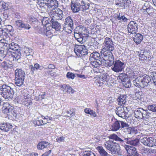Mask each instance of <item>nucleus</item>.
Instances as JSON below:
<instances>
[{"label": "nucleus", "instance_id": "8fccbe9b", "mask_svg": "<svg viewBox=\"0 0 156 156\" xmlns=\"http://www.w3.org/2000/svg\"><path fill=\"white\" fill-rule=\"evenodd\" d=\"M134 147L128 145H125L124 146V148L126 150L128 154H129L130 152L134 149Z\"/></svg>", "mask_w": 156, "mask_h": 156}, {"label": "nucleus", "instance_id": "a18cd8bd", "mask_svg": "<svg viewBox=\"0 0 156 156\" xmlns=\"http://www.w3.org/2000/svg\"><path fill=\"white\" fill-rule=\"evenodd\" d=\"M100 84H103V82H107V76L106 74H102L99 77Z\"/></svg>", "mask_w": 156, "mask_h": 156}, {"label": "nucleus", "instance_id": "dca6fc26", "mask_svg": "<svg viewBox=\"0 0 156 156\" xmlns=\"http://www.w3.org/2000/svg\"><path fill=\"white\" fill-rule=\"evenodd\" d=\"M6 49L7 50L6 53L7 55L10 56L9 53H12L17 50L20 48L19 45L16 44L12 42L10 44H8Z\"/></svg>", "mask_w": 156, "mask_h": 156}, {"label": "nucleus", "instance_id": "5701e85b", "mask_svg": "<svg viewBox=\"0 0 156 156\" xmlns=\"http://www.w3.org/2000/svg\"><path fill=\"white\" fill-rule=\"evenodd\" d=\"M15 78L25 79V72L21 69H17L15 71Z\"/></svg>", "mask_w": 156, "mask_h": 156}, {"label": "nucleus", "instance_id": "774afa93", "mask_svg": "<svg viewBox=\"0 0 156 156\" xmlns=\"http://www.w3.org/2000/svg\"><path fill=\"white\" fill-rule=\"evenodd\" d=\"M51 34V32L47 28V29H46V31H45V32L44 33V34L46 35V36H48L49 35H50Z\"/></svg>", "mask_w": 156, "mask_h": 156}, {"label": "nucleus", "instance_id": "20e7f679", "mask_svg": "<svg viewBox=\"0 0 156 156\" xmlns=\"http://www.w3.org/2000/svg\"><path fill=\"white\" fill-rule=\"evenodd\" d=\"M89 32L87 29L82 26L76 27L74 30V37L78 42L83 44L86 41L89 36Z\"/></svg>", "mask_w": 156, "mask_h": 156}, {"label": "nucleus", "instance_id": "79ce46f5", "mask_svg": "<svg viewBox=\"0 0 156 156\" xmlns=\"http://www.w3.org/2000/svg\"><path fill=\"white\" fill-rule=\"evenodd\" d=\"M156 146V140L152 137H149L148 146L152 147Z\"/></svg>", "mask_w": 156, "mask_h": 156}, {"label": "nucleus", "instance_id": "a19ab883", "mask_svg": "<svg viewBox=\"0 0 156 156\" xmlns=\"http://www.w3.org/2000/svg\"><path fill=\"white\" fill-rule=\"evenodd\" d=\"M24 79L23 78H15V84L18 86H21L24 83Z\"/></svg>", "mask_w": 156, "mask_h": 156}, {"label": "nucleus", "instance_id": "2eb2a0df", "mask_svg": "<svg viewBox=\"0 0 156 156\" xmlns=\"http://www.w3.org/2000/svg\"><path fill=\"white\" fill-rule=\"evenodd\" d=\"M125 73H122L120 74L119 78L122 82L124 86L126 88H129L131 86V83L130 80L127 77L125 76Z\"/></svg>", "mask_w": 156, "mask_h": 156}, {"label": "nucleus", "instance_id": "338daca9", "mask_svg": "<svg viewBox=\"0 0 156 156\" xmlns=\"http://www.w3.org/2000/svg\"><path fill=\"white\" fill-rule=\"evenodd\" d=\"M45 93H44L43 94H40L38 96V99L42 100L44 99L45 98Z\"/></svg>", "mask_w": 156, "mask_h": 156}, {"label": "nucleus", "instance_id": "de8ad7c7", "mask_svg": "<svg viewBox=\"0 0 156 156\" xmlns=\"http://www.w3.org/2000/svg\"><path fill=\"white\" fill-rule=\"evenodd\" d=\"M149 137H144L140 139V142L144 145L148 146Z\"/></svg>", "mask_w": 156, "mask_h": 156}, {"label": "nucleus", "instance_id": "0e129e2a", "mask_svg": "<svg viewBox=\"0 0 156 156\" xmlns=\"http://www.w3.org/2000/svg\"><path fill=\"white\" fill-rule=\"evenodd\" d=\"M6 34V33L4 32L3 27L2 28H0V37H1L3 35H5Z\"/></svg>", "mask_w": 156, "mask_h": 156}, {"label": "nucleus", "instance_id": "9b49d317", "mask_svg": "<svg viewBox=\"0 0 156 156\" xmlns=\"http://www.w3.org/2000/svg\"><path fill=\"white\" fill-rule=\"evenodd\" d=\"M128 109L126 107H119L116 108L115 113L118 116L122 118L126 117V115L129 112Z\"/></svg>", "mask_w": 156, "mask_h": 156}, {"label": "nucleus", "instance_id": "4d7b16f0", "mask_svg": "<svg viewBox=\"0 0 156 156\" xmlns=\"http://www.w3.org/2000/svg\"><path fill=\"white\" fill-rule=\"evenodd\" d=\"M2 66L5 69H7L9 67L10 64L6 61H4L1 64Z\"/></svg>", "mask_w": 156, "mask_h": 156}, {"label": "nucleus", "instance_id": "3c124183", "mask_svg": "<svg viewBox=\"0 0 156 156\" xmlns=\"http://www.w3.org/2000/svg\"><path fill=\"white\" fill-rule=\"evenodd\" d=\"M150 76L152 77L153 83L154 84L156 85V72H151Z\"/></svg>", "mask_w": 156, "mask_h": 156}, {"label": "nucleus", "instance_id": "6e6552de", "mask_svg": "<svg viewBox=\"0 0 156 156\" xmlns=\"http://www.w3.org/2000/svg\"><path fill=\"white\" fill-rule=\"evenodd\" d=\"M122 126L123 132L126 135H130L135 134L137 132V130L134 128H132L126 123L122 122Z\"/></svg>", "mask_w": 156, "mask_h": 156}, {"label": "nucleus", "instance_id": "c756f323", "mask_svg": "<svg viewBox=\"0 0 156 156\" xmlns=\"http://www.w3.org/2000/svg\"><path fill=\"white\" fill-rule=\"evenodd\" d=\"M141 78L142 79L144 87L147 86L148 85L150 81L151 80L150 77L147 75H144L143 76H141Z\"/></svg>", "mask_w": 156, "mask_h": 156}, {"label": "nucleus", "instance_id": "ddd939ff", "mask_svg": "<svg viewBox=\"0 0 156 156\" xmlns=\"http://www.w3.org/2000/svg\"><path fill=\"white\" fill-rule=\"evenodd\" d=\"M16 27L19 30H21L22 29L29 30L31 27L30 26L28 23H25L21 20H18L15 22Z\"/></svg>", "mask_w": 156, "mask_h": 156}, {"label": "nucleus", "instance_id": "4468645a", "mask_svg": "<svg viewBox=\"0 0 156 156\" xmlns=\"http://www.w3.org/2000/svg\"><path fill=\"white\" fill-rule=\"evenodd\" d=\"M41 6L43 8V10L47 9L48 7H53L56 8L58 6V2L56 0H49V3L44 4L43 3L41 4Z\"/></svg>", "mask_w": 156, "mask_h": 156}, {"label": "nucleus", "instance_id": "5fc2aeb1", "mask_svg": "<svg viewBox=\"0 0 156 156\" xmlns=\"http://www.w3.org/2000/svg\"><path fill=\"white\" fill-rule=\"evenodd\" d=\"M127 2L126 0L124 1L123 0H118L117 2L116 3V5H119V6H121L122 5H125V2Z\"/></svg>", "mask_w": 156, "mask_h": 156}, {"label": "nucleus", "instance_id": "39448f33", "mask_svg": "<svg viewBox=\"0 0 156 156\" xmlns=\"http://www.w3.org/2000/svg\"><path fill=\"white\" fill-rule=\"evenodd\" d=\"M0 94L5 99H12L14 95L13 88L4 84L2 80H0Z\"/></svg>", "mask_w": 156, "mask_h": 156}, {"label": "nucleus", "instance_id": "bf43d9fd", "mask_svg": "<svg viewBox=\"0 0 156 156\" xmlns=\"http://www.w3.org/2000/svg\"><path fill=\"white\" fill-rule=\"evenodd\" d=\"M119 14H120V13H119ZM116 17L118 20H120L122 19L123 21L124 22L126 21L127 20V18H126L124 16H122L121 17H120V15H117Z\"/></svg>", "mask_w": 156, "mask_h": 156}, {"label": "nucleus", "instance_id": "09e8293b", "mask_svg": "<svg viewBox=\"0 0 156 156\" xmlns=\"http://www.w3.org/2000/svg\"><path fill=\"white\" fill-rule=\"evenodd\" d=\"M13 107L11 106V107H9L8 108H6L5 109L2 110L3 113L4 114H6L7 115H8V114H9L10 112L13 109Z\"/></svg>", "mask_w": 156, "mask_h": 156}, {"label": "nucleus", "instance_id": "9d476101", "mask_svg": "<svg viewBox=\"0 0 156 156\" xmlns=\"http://www.w3.org/2000/svg\"><path fill=\"white\" fill-rule=\"evenodd\" d=\"M112 65L114 64L113 67L112 68V70L116 72H119L122 71L124 69L125 66L123 62H121L119 60L114 61Z\"/></svg>", "mask_w": 156, "mask_h": 156}, {"label": "nucleus", "instance_id": "2f4dec72", "mask_svg": "<svg viewBox=\"0 0 156 156\" xmlns=\"http://www.w3.org/2000/svg\"><path fill=\"white\" fill-rule=\"evenodd\" d=\"M51 24V27L54 29L55 30L58 31L61 28V26L59 23L56 21H50Z\"/></svg>", "mask_w": 156, "mask_h": 156}, {"label": "nucleus", "instance_id": "393cba45", "mask_svg": "<svg viewBox=\"0 0 156 156\" xmlns=\"http://www.w3.org/2000/svg\"><path fill=\"white\" fill-rule=\"evenodd\" d=\"M10 4L9 2L5 3L3 1L0 2V9L2 11H7L11 9Z\"/></svg>", "mask_w": 156, "mask_h": 156}, {"label": "nucleus", "instance_id": "473e14b6", "mask_svg": "<svg viewBox=\"0 0 156 156\" xmlns=\"http://www.w3.org/2000/svg\"><path fill=\"white\" fill-rule=\"evenodd\" d=\"M98 150L101 156H109V155L107 152L101 146H98Z\"/></svg>", "mask_w": 156, "mask_h": 156}, {"label": "nucleus", "instance_id": "f704fd0d", "mask_svg": "<svg viewBox=\"0 0 156 156\" xmlns=\"http://www.w3.org/2000/svg\"><path fill=\"white\" fill-rule=\"evenodd\" d=\"M49 143L47 142H39L37 145V148L38 149L42 150L48 145Z\"/></svg>", "mask_w": 156, "mask_h": 156}, {"label": "nucleus", "instance_id": "4c0bfd02", "mask_svg": "<svg viewBox=\"0 0 156 156\" xmlns=\"http://www.w3.org/2000/svg\"><path fill=\"white\" fill-rule=\"evenodd\" d=\"M126 74H125V76L126 77V76L131 78H133L135 76L134 71L131 69L129 68H127L126 69Z\"/></svg>", "mask_w": 156, "mask_h": 156}, {"label": "nucleus", "instance_id": "4be33fe9", "mask_svg": "<svg viewBox=\"0 0 156 156\" xmlns=\"http://www.w3.org/2000/svg\"><path fill=\"white\" fill-rule=\"evenodd\" d=\"M81 10L88 9L90 7V2L88 0H80Z\"/></svg>", "mask_w": 156, "mask_h": 156}, {"label": "nucleus", "instance_id": "423d86ee", "mask_svg": "<svg viewBox=\"0 0 156 156\" xmlns=\"http://www.w3.org/2000/svg\"><path fill=\"white\" fill-rule=\"evenodd\" d=\"M74 51L76 54L80 56L83 60H87L88 58L87 50L85 46L83 45H76Z\"/></svg>", "mask_w": 156, "mask_h": 156}, {"label": "nucleus", "instance_id": "1a4fd4ad", "mask_svg": "<svg viewBox=\"0 0 156 156\" xmlns=\"http://www.w3.org/2000/svg\"><path fill=\"white\" fill-rule=\"evenodd\" d=\"M73 20L70 16H68L65 19L63 26V29L68 32H69L67 31V30H69L70 32H71L72 30L73 29Z\"/></svg>", "mask_w": 156, "mask_h": 156}, {"label": "nucleus", "instance_id": "aec40b11", "mask_svg": "<svg viewBox=\"0 0 156 156\" xmlns=\"http://www.w3.org/2000/svg\"><path fill=\"white\" fill-rule=\"evenodd\" d=\"M122 122H124L121 121H118L117 120H115L112 124V131H116L119 130L120 128H122Z\"/></svg>", "mask_w": 156, "mask_h": 156}, {"label": "nucleus", "instance_id": "a878e982", "mask_svg": "<svg viewBox=\"0 0 156 156\" xmlns=\"http://www.w3.org/2000/svg\"><path fill=\"white\" fill-rule=\"evenodd\" d=\"M12 125L10 123H4L0 125V129L5 132H8L12 129Z\"/></svg>", "mask_w": 156, "mask_h": 156}, {"label": "nucleus", "instance_id": "c03bdc74", "mask_svg": "<svg viewBox=\"0 0 156 156\" xmlns=\"http://www.w3.org/2000/svg\"><path fill=\"white\" fill-rule=\"evenodd\" d=\"M73 110L71 109L70 108L68 109L67 111L66 112L67 114H69V115H67L66 112H63L62 113L63 115H64L65 116H67L68 117H70V116H73L74 115H75V113L74 112H73Z\"/></svg>", "mask_w": 156, "mask_h": 156}, {"label": "nucleus", "instance_id": "bb28decb", "mask_svg": "<svg viewBox=\"0 0 156 156\" xmlns=\"http://www.w3.org/2000/svg\"><path fill=\"white\" fill-rule=\"evenodd\" d=\"M112 154L117 155L121 154L120 152V147L119 145H116L115 144H114L112 147V149L110 151Z\"/></svg>", "mask_w": 156, "mask_h": 156}, {"label": "nucleus", "instance_id": "a211bd4d", "mask_svg": "<svg viewBox=\"0 0 156 156\" xmlns=\"http://www.w3.org/2000/svg\"><path fill=\"white\" fill-rule=\"evenodd\" d=\"M24 52L25 55L27 56V58L28 60V62H31V60L33 58V55L34 54L33 50L30 48L27 47H24Z\"/></svg>", "mask_w": 156, "mask_h": 156}, {"label": "nucleus", "instance_id": "b1692460", "mask_svg": "<svg viewBox=\"0 0 156 156\" xmlns=\"http://www.w3.org/2000/svg\"><path fill=\"white\" fill-rule=\"evenodd\" d=\"M142 79L141 76L137 77L133 80V83L134 85L138 87L144 88V83H143Z\"/></svg>", "mask_w": 156, "mask_h": 156}, {"label": "nucleus", "instance_id": "37998d69", "mask_svg": "<svg viewBox=\"0 0 156 156\" xmlns=\"http://www.w3.org/2000/svg\"><path fill=\"white\" fill-rule=\"evenodd\" d=\"M17 111L15 110V108H14L13 107V109L10 112L9 114H8V115L11 116L13 119H15L17 118Z\"/></svg>", "mask_w": 156, "mask_h": 156}, {"label": "nucleus", "instance_id": "72a5a7b5", "mask_svg": "<svg viewBox=\"0 0 156 156\" xmlns=\"http://www.w3.org/2000/svg\"><path fill=\"white\" fill-rule=\"evenodd\" d=\"M114 144L111 141H107L104 143L103 145L108 150L110 151Z\"/></svg>", "mask_w": 156, "mask_h": 156}, {"label": "nucleus", "instance_id": "ea45409f", "mask_svg": "<svg viewBox=\"0 0 156 156\" xmlns=\"http://www.w3.org/2000/svg\"><path fill=\"white\" fill-rule=\"evenodd\" d=\"M84 112L87 114H89L91 116L95 117L97 116L96 112L90 108H86L84 110Z\"/></svg>", "mask_w": 156, "mask_h": 156}, {"label": "nucleus", "instance_id": "7c9ffc66", "mask_svg": "<svg viewBox=\"0 0 156 156\" xmlns=\"http://www.w3.org/2000/svg\"><path fill=\"white\" fill-rule=\"evenodd\" d=\"M3 44L0 43V60H2L5 58L6 56H8L7 54H6L5 51H4V47H3Z\"/></svg>", "mask_w": 156, "mask_h": 156}, {"label": "nucleus", "instance_id": "e2e57ef3", "mask_svg": "<svg viewBox=\"0 0 156 156\" xmlns=\"http://www.w3.org/2000/svg\"><path fill=\"white\" fill-rule=\"evenodd\" d=\"M57 142L60 143L62 142H63L64 140V137L63 136H61L59 137H58L56 139Z\"/></svg>", "mask_w": 156, "mask_h": 156}, {"label": "nucleus", "instance_id": "6ab92c4d", "mask_svg": "<svg viewBox=\"0 0 156 156\" xmlns=\"http://www.w3.org/2000/svg\"><path fill=\"white\" fill-rule=\"evenodd\" d=\"M10 56L12 57L13 60L17 61L21 58L20 48L9 53Z\"/></svg>", "mask_w": 156, "mask_h": 156}, {"label": "nucleus", "instance_id": "6e6d98bb", "mask_svg": "<svg viewBox=\"0 0 156 156\" xmlns=\"http://www.w3.org/2000/svg\"><path fill=\"white\" fill-rule=\"evenodd\" d=\"M66 77L68 79H73L76 77L75 74L70 72H68L66 74Z\"/></svg>", "mask_w": 156, "mask_h": 156}, {"label": "nucleus", "instance_id": "f8f14e48", "mask_svg": "<svg viewBox=\"0 0 156 156\" xmlns=\"http://www.w3.org/2000/svg\"><path fill=\"white\" fill-rule=\"evenodd\" d=\"M137 24L134 21H131L127 25V29L129 33L131 34H136L138 30Z\"/></svg>", "mask_w": 156, "mask_h": 156}, {"label": "nucleus", "instance_id": "cd10ccee", "mask_svg": "<svg viewBox=\"0 0 156 156\" xmlns=\"http://www.w3.org/2000/svg\"><path fill=\"white\" fill-rule=\"evenodd\" d=\"M126 95H120L119 96L117 99L118 105L122 106L125 104L126 102Z\"/></svg>", "mask_w": 156, "mask_h": 156}, {"label": "nucleus", "instance_id": "69168bd1", "mask_svg": "<svg viewBox=\"0 0 156 156\" xmlns=\"http://www.w3.org/2000/svg\"><path fill=\"white\" fill-rule=\"evenodd\" d=\"M67 92L69 93H73L74 92V90L71 87L69 86V87H68L67 88Z\"/></svg>", "mask_w": 156, "mask_h": 156}, {"label": "nucleus", "instance_id": "13d9d810", "mask_svg": "<svg viewBox=\"0 0 156 156\" xmlns=\"http://www.w3.org/2000/svg\"><path fill=\"white\" fill-rule=\"evenodd\" d=\"M8 41L7 40H6L4 38L3 39H2L0 41V43H2L3 44V47H6L7 45H8Z\"/></svg>", "mask_w": 156, "mask_h": 156}, {"label": "nucleus", "instance_id": "603ef678", "mask_svg": "<svg viewBox=\"0 0 156 156\" xmlns=\"http://www.w3.org/2000/svg\"><path fill=\"white\" fill-rule=\"evenodd\" d=\"M48 25V24H46L45 27H43L42 28H38V32L40 34H44L45 33L46 29H47V26Z\"/></svg>", "mask_w": 156, "mask_h": 156}, {"label": "nucleus", "instance_id": "0eeeda50", "mask_svg": "<svg viewBox=\"0 0 156 156\" xmlns=\"http://www.w3.org/2000/svg\"><path fill=\"white\" fill-rule=\"evenodd\" d=\"M50 17V21H56L57 20H62L63 18V14L62 10L57 9V11H51L48 13Z\"/></svg>", "mask_w": 156, "mask_h": 156}, {"label": "nucleus", "instance_id": "f3484780", "mask_svg": "<svg viewBox=\"0 0 156 156\" xmlns=\"http://www.w3.org/2000/svg\"><path fill=\"white\" fill-rule=\"evenodd\" d=\"M80 0L76 2H72L71 4V7L72 11L74 12H77L80 10H81Z\"/></svg>", "mask_w": 156, "mask_h": 156}, {"label": "nucleus", "instance_id": "412c9836", "mask_svg": "<svg viewBox=\"0 0 156 156\" xmlns=\"http://www.w3.org/2000/svg\"><path fill=\"white\" fill-rule=\"evenodd\" d=\"M124 140L128 144L135 146L137 145L139 142L138 139H132V138L129 137L124 138Z\"/></svg>", "mask_w": 156, "mask_h": 156}, {"label": "nucleus", "instance_id": "49530a36", "mask_svg": "<svg viewBox=\"0 0 156 156\" xmlns=\"http://www.w3.org/2000/svg\"><path fill=\"white\" fill-rule=\"evenodd\" d=\"M139 154L137 152L136 148L134 147V149L128 154L127 156H138Z\"/></svg>", "mask_w": 156, "mask_h": 156}, {"label": "nucleus", "instance_id": "680f3d73", "mask_svg": "<svg viewBox=\"0 0 156 156\" xmlns=\"http://www.w3.org/2000/svg\"><path fill=\"white\" fill-rule=\"evenodd\" d=\"M11 106L9 103L8 102L4 103L3 104V107H2V109H4L6 108H8L9 107H11Z\"/></svg>", "mask_w": 156, "mask_h": 156}, {"label": "nucleus", "instance_id": "052dcab7", "mask_svg": "<svg viewBox=\"0 0 156 156\" xmlns=\"http://www.w3.org/2000/svg\"><path fill=\"white\" fill-rule=\"evenodd\" d=\"M49 0H41V2L38 4L39 7L43 9L42 7L41 6V4L44 3V4H46L49 3Z\"/></svg>", "mask_w": 156, "mask_h": 156}, {"label": "nucleus", "instance_id": "c85d7f7f", "mask_svg": "<svg viewBox=\"0 0 156 156\" xmlns=\"http://www.w3.org/2000/svg\"><path fill=\"white\" fill-rule=\"evenodd\" d=\"M143 39V36L139 33L136 34L133 37V40L137 44H139Z\"/></svg>", "mask_w": 156, "mask_h": 156}, {"label": "nucleus", "instance_id": "f03ea898", "mask_svg": "<svg viewBox=\"0 0 156 156\" xmlns=\"http://www.w3.org/2000/svg\"><path fill=\"white\" fill-rule=\"evenodd\" d=\"M147 108L148 110H144L141 108H138L134 111L135 117L145 120L154 117L153 112H156V106L150 105L147 107Z\"/></svg>", "mask_w": 156, "mask_h": 156}, {"label": "nucleus", "instance_id": "c9c22d12", "mask_svg": "<svg viewBox=\"0 0 156 156\" xmlns=\"http://www.w3.org/2000/svg\"><path fill=\"white\" fill-rule=\"evenodd\" d=\"M29 68L32 71V73H34V71L35 70H41L43 69L42 66H40L38 64L36 63L34 64V66L33 65H30L29 66Z\"/></svg>", "mask_w": 156, "mask_h": 156}, {"label": "nucleus", "instance_id": "7ed1b4c3", "mask_svg": "<svg viewBox=\"0 0 156 156\" xmlns=\"http://www.w3.org/2000/svg\"><path fill=\"white\" fill-rule=\"evenodd\" d=\"M89 59L90 60H91L90 63L93 67L97 68L102 65L106 67L111 66H109V64L111 62L110 61L108 60L106 61L104 59V57L102 59L100 57V54L97 52H94L91 53L89 56Z\"/></svg>", "mask_w": 156, "mask_h": 156}, {"label": "nucleus", "instance_id": "f257e3e1", "mask_svg": "<svg viewBox=\"0 0 156 156\" xmlns=\"http://www.w3.org/2000/svg\"><path fill=\"white\" fill-rule=\"evenodd\" d=\"M104 47L101 50V54L104 56V59L110 61L109 66H112L114 63V57L111 51H113L114 48L112 39L108 37H106L103 43Z\"/></svg>", "mask_w": 156, "mask_h": 156}, {"label": "nucleus", "instance_id": "864d4df0", "mask_svg": "<svg viewBox=\"0 0 156 156\" xmlns=\"http://www.w3.org/2000/svg\"><path fill=\"white\" fill-rule=\"evenodd\" d=\"M83 156H96V155L91 151H85Z\"/></svg>", "mask_w": 156, "mask_h": 156}, {"label": "nucleus", "instance_id": "e433bc0d", "mask_svg": "<svg viewBox=\"0 0 156 156\" xmlns=\"http://www.w3.org/2000/svg\"><path fill=\"white\" fill-rule=\"evenodd\" d=\"M4 32L7 33L13 31V30L12 26L10 25H5L2 27Z\"/></svg>", "mask_w": 156, "mask_h": 156}, {"label": "nucleus", "instance_id": "58836bf2", "mask_svg": "<svg viewBox=\"0 0 156 156\" xmlns=\"http://www.w3.org/2000/svg\"><path fill=\"white\" fill-rule=\"evenodd\" d=\"M109 137L110 139L114 140L116 141H119L121 143H122L124 141V140L118 137L115 134H111Z\"/></svg>", "mask_w": 156, "mask_h": 156}]
</instances>
